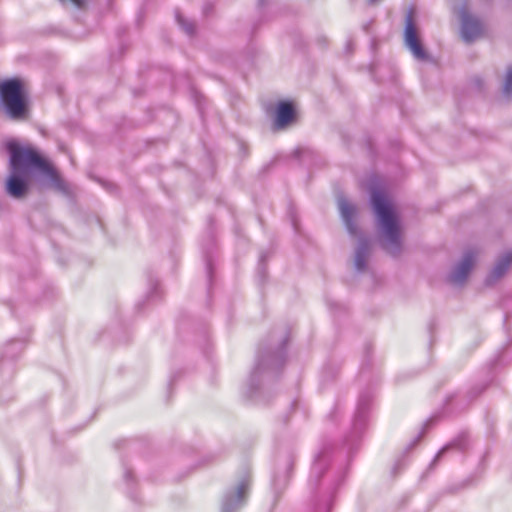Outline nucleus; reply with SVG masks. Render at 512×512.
Wrapping results in <instances>:
<instances>
[{
    "label": "nucleus",
    "mask_w": 512,
    "mask_h": 512,
    "mask_svg": "<svg viewBox=\"0 0 512 512\" xmlns=\"http://www.w3.org/2000/svg\"><path fill=\"white\" fill-rule=\"evenodd\" d=\"M368 240L362 239L359 243V246L356 250L355 255V268L358 271H363L366 268V258L368 252Z\"/></svg>",
    "instance_id": "nucleus-11"
},
{
    "label": "nucleus",
    "mask_w": 512,
    "mask_h": 512,
    "mask_svg": "<svg viewBox=\"0 0 512 512\" xmlns=\"http://www.w3.org/2000/svg\"><path fill=\"white\" fill-rule=\"evenodd\" d=\"M60 2L62 4L73 3V4L77 5V6L80 5V0H60Z\"/></svg>",
    "instance_id": "nucleus-15"
},
{
    "label": "nucleus",
    "mask_w": 512,
    "mask_h": 512,
    "mask_svg": "<svg viewBox=\"0 0 512 512\" xmlns=\"http://www.w3.org/2000/svg\"><path fill=\"white\" fill-rule=\"evenodd\" d=\"M476 256L477 253L473 250L466 252L462 261L455 267L454 271L449 276V281L455 285H462L466 281L475 264Z\"/></svg>",
    "instance_id": "nucleus-6"
},
{
    "label": "nucleus",
    "mask_w": 512,
    "mask_h": 512,
    "mask_svg": "<svg viewBox=\"0 0 512 512\" xmlns=\"http://www.w3.org/2000/svg\"><path fill=\"white\" fill-rule=\"evenodd\" d=\"M483 33L482 23L471 16L465 8L461 9V36L463 40L470 43Z\"/></svg>",
    "instance_id": "nucleus-5"
},
{
    "label": "nucleus",
    "mask_w": 512,
    "mask_h": 512,
    "mask_svg": "<svg viewBox=\"0 0 512 512\" xmlns=\"http://www.w3.org/2000/svg\"><path fill=\"white\" fill-rule=\"evenodd\" d=\"M178 23L183 27V29L186 31L187 34H193L194 33V25L193 23L184 20L179 14L176 15Z\"/></svg>",
    "instance_id": "nucleus-13"
},
{
    "label": "nucleus",
    "mask_w": 512,
    "mask_h": 512,
    "mask_svg": "<svg viewBox=\"0 0 512 512\" xmlns=\"http://www.w3.org/2000/svg\"><path fill=\"white\" fill-rule=\"evenodd\" d=\"M512 263V252H507L495 265L486 279L487 284H492L501 278L509 270Z\"/></svg>",
    "instance_id": "nucleus-9"
},
{
    "label": "nucleus",
    "mask_w": 512,
    "mask_h": 512,
    "mask_svg": "<svg viewBox=\"0 0 512 512\" xmlns=\"http://www.w3.org/2000/svg\"><path fill=\"white\" fill-rule=\"evenodd\" d=\"M371 2H375L376 0H370Z\"/></svg>",
    "instance_id": "nucleus-17"
},
{
    "label": "nucleus",
    "mask_w": 512,
    "mask_h": 512,
    "mask_svg": "<svg viewBox=\"0 0 512 512\" xmlns=\"http://www.w3.org/2000/svg\"><path fill=\"white\" fill-rule=\"evenodd\" d=\"M404 42L416 59L425 60L427 58V54L417 35L412 8L408 10L405 18Z\"/></svg>",
    "instance_id": "nucleus-4"
},
{
    "label": "nucleus",
    "mask_w": 512,
    "mask_h": 512,
    "mask_svg": "<svg viewBox=\"0 0 512 512\" xmlns=\"http://www.w3.org/2000/svg\"><path fill=\"white\" fill-rule=\"evenodd\" d=\"M294 116V110L290 103L280 102L276 111V126L283 128Z\"/></svg>",
    "instance_id": "nucleus-10"
},
{
    "label": "nucleus",
    "mask_w": 512,
    "mask_h": 512,
    "mask_svg": "<svg viewBox=\"0 0 512 512\" xmlns=\"http://www.w3.org/2000/svg\"><path fill=\"white\" fill-rule=\"evenodd\" d=\"M502 95L506 99L512 98V66H509L507 68L502 88Z\"/></svg>",
    "instance_id": "nucleus-12"
},
{
    "label": "nucleus",
    "mask_w": 512,
    "mask_h": 512,
    "mask_svg": "<svg viewBox=\"0 0 512 512\" xmlns=\"http://www.w3.org/2000/svg\"><path fill=\"white\" fill-rule=\"evenodd\" d=\"M0 104L10 119L22 120L26 118L28 99L19 79L11 78L0 83Z\"/></svg>",
    "instance_id": "nucleus-3"
},
{
    "label": "nucleus",
    "mask_w": 512,
    "mask_h": 512,
    "mask_svg": "<svg viewBox=\"0 0 512 512\" xmlns=\"http://www.w3.org/2000/svg\"><path fill=\"white\" fill-rule=\"evenodd\" d=\"M7 150L10 154V175L7 178L5 190L13 198H22L28 190V171L38 172L49 180H58L57 171L37 151L31 147L20 146L9 142Z\"/></svg>",
    "instance_id": "nucleus-1"
},
{
    "label": "nucleus",
    "mask_w": 512,
    "mask_h": 512,
    "mask_svg": "<svg viewBox=\"0 0 512 512\" xmlns=\"http://www.w3.org/2000/svg\"><path fill=\"white\" fill-rule=\"evenodd\" d=\"M125 478H126L127 481L131 480L132 476H131V472L130 471H126L125 472Z\"/></svg>",
    "instance_id": "nucleus-16"
},
{
    "label": "nucleus",
    "mask_w": 512,
    "mask_h": 512,
    "mask_svg": "<svg viewBox=\"0 0 512 512\" xmlns=\"http://www.w3.org/2000/svg\"><path fill=\"white\" fill-rule=\"evenodd\" d=\"M248 488L249 481L245 479L240 482L235 491L227 493L222 502L221 512H235L241 506Z\"/></svg>",
    "instance_id": "nucleus-7"
},
{
    "label": "nucleus",
    "mask_w": 512,
    "mask_h": 512,
    "mask_svg": "<svg viewBox=\"0 0 512 512\" xmlns=\"http://www.w3.org/2000/svg\"><path fill=\"white\" fill-rule=\"evenodd\" d=\"M371 204L385 239L386 249L395 256L400 252L402 244L401 225L395 209L384 193L379 190L373 192Z\"/></svg>",
    "instance_id": "nucleus-2"
},
{
    "label": "nucleus",
    "mask_w": 512,
    "mask_h": 512,
    "mask_svg": "<svg viewBox=\"0 0 512 512\" xmlns=\"http://www.w3.org/2000/svg\"><path fill=\"white\" fill-rule=\"evenodd\" d=\"M459 448V449H463V447L457 442V441H453L451 442L450 444L444 446L434 457L433 459V463H435L440 457L441 455L446 452L447 450L449 449H452V448Z\"/></svg>",
    "instance_id": "nucleus-14"
},
{
    "label": "nucleus",
    "mask_w": 512,
    "mask_h": 512,
    "mask_svg": "<svg viewBox=\"0 0 512 512\" xmlns=\"http://www.w3.org/2000/svg\"><path fill=\"white\" fill-rule=\"evenodd\" d=\"M338 206L347 231L351 235H356L358 232L357 225L355 223L356 207L344 197L339 198Z\"/></svg>",
    "instance_id": "nucleus-8"
}]
</instances>
